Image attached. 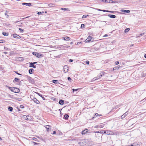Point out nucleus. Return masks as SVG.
<instances>
[{
	"instance_id": "nucleus-32",
	"label": "nucleus",
	"mask_w": 146,
	"mask_h": 146,
	"mask_svg": "<svg viewBox=\"0 0 146 146\" xmlns=\"http://www.w3.org/2000/svg\"><path fill=\"white\" fill-rule=\"evenodd\" d=\"M8 88L10 90H11V91L12 92L13 91V88H11L10 87H9Z\"/></svg>"
},
{
	"instance_id": "nucleus-9",
	"label": "nucleus",
	"mask_w": 146,
	"mask_h": 146,
	"mask_svg": "<svg viewBox=\"0 0 146 146\" xmlns=\"http://www.w3.org/2000/svg\"><path fill=\"white\" fill-rule=\"evenodd\" d=\"M31 3H22V5H26L27 6H30L31 5Z\"/></svg>"
},
{
	"instance_id": "nucleus-4",
	"label": "nucleus",
	"mask_w": 146,
	"mask_h": 146,
	"mask_svg": "<svg viewBox=\"0 0 146 146\" xmlns=\"http://www.w3.org/2000/svg\"><path fill=\"white\" fill-rule=\"evenodd\" d=\"M92 39V36H88V37L87 39L85 40V42L86 43H87L90 42L91 40Z\"/></svg>"
},
{
	"instance_id": "nucleus-13",
	"label": "nucleus",
	"mask_w": 146,
	"mask_h": 146,
	"mask_svg": "<svg viewBox=\"0 0 146 146\" xmlns=\"http://www.w3.org/2000/svg\"><path fill=\"white\" fill-rule=\"evenodd\" d=\"M70 46H62L60 47V48H66L70 47Z\"/></svg>"
},
{
	"instance_id": "nucleus-60",
	"label": "nucleus",
	"mask_w": 146,
	"mask_h": 146,
	"mask_svg": "<svg viewBox=\"0 0 146 146\" xmlns=\"http://www.w3.org/2000/svg\"><path fill=\"white\" fill-rule=\"evenodd\" d=\"M34 145H37V144H38V143H36L34 142Z\"/></svg>"
},
{
	"instance_id": "nucleus-58",
	"label": "nucleus",
	"mask_w": 146,
	"mask_h": 146,
	"mask_svg": "<svg viewBox=\"0 0 146 146\" xmlns=\"http://www.w3.org/2000/svg\"><path fill=\"white\" fill-rule=\"evenodd\" d=\"M56 133V132L55 131H54L53 133V134H55Z\"/></svg>"
},
{
	"instance_id": "nucleus-20",
	"label": "nucleus",
	"mask_w": 146,
	"mask_h": 146,
	"mask_svg": "<svg viewBox=\"0 0 146 146\" xmlns=\"http://www.w3.org/2000/svg\"><path fill=\"white\" fill-rule=\"evenodd\" d=\"M64 39L65 40H69L70 39V38L68 36H65L64 37Z\"/></svg>"
},
{
	"instance_id": "nucleus-55",
	"label": "nucleus",
	"mask_w": 146,
	"mask_h": 146,
	"mask_svg": "<svg viewBox=\"0 0 146 146\" xmlns=\"http://www.w3.org/2000/svg\"><path fill=\"white\" fill-rule=\"evenodd\" d=\"M36 139L35 138V137H34L33 138V139L35 141H36Z\"/></svg>"
},
{
	"instance_id": "nucleus-16",
	"label": "nucleus",
	"mask_w": 146,
	"mask_h": 146,
	"mask_svg": "<svg viewBox=\"0 0 146 146\" xmlns=\"http://www.w3.org/2000/svg\"><path fill=\"white\" fill-rule=\"evenodd\" d=\"M30 64V66L29 67H33L34 68H36V66H35L33 64H31V62L29 63Z\"/></svg>"
},
{
	"instance_id": "nucleus-25",
	"label": "nucleus",
	"mask_w": 146,
	"mask_h": 146,
	"mask_svg": "<svg viewBox=\"0 0 146 146\" xmlns=\"http://www.w3.org/2000/svg\"><path fill=\"white\" fill-rule=\"evenodd\" d=\"M96 9L97 10L99 11H102L103 12H108L107 10H101L100 9Z\"/></svg>"
},
{
	"instance_id": "nucleus-26",
	"label": "nucleus",
	"mask_w": 146,
	"mask_h": 146,
	"mask_svg": "<svg viewBox=\"0 0 146 146\" xmlns=\"http://www.w3.org/2000/svg\"><path fill=\"white\" fill-rule=\"evenodd\" d=\"M64 117L65 119H68V117H69V116L67 114H65L64 115Z\"/></svg>"
},
{
	"instance_id": "nucleus-10",
	"label": "nucleus",
	"mask_w": 146,
	"mask_h": 146,
	"mask_svg": "<svg viewBox=\"0 0 146 146\" xmlns=\"http://www.w3.org/2000/svg\"><path fill=\"white\" fill-rule=\"evenodd\" d=\"M33 54L34 55H35L38 58L40 57V56H41V55H40L39 53H37L36 52H33Z\"/></svg>"
},
{
	"instance_id": "nucleus-27",
	"label": "nucleus",
	"mask_w": 146,
	"mask_h": 146,
	"mask_svg": "<svg viewBox=\"0 0 146 146\" xmlns=\"http://www.w3.org/2000/svg\"><path fill=\"white\" fill-rule=\"evenodd\" d=\"M97 116H98V113H95V115H94V116L92 118V119H93L94 118H96Z\"/></svg>"
},
{
	"instance_id": "nucleus-49",
	"label": "nucleus",
	"mask_w": 146,
	"mask_h": 146,
	"mask_svg": "<svg viewBox=\"0 0 146 146\" xmlns=\"http://www.w3.org/2000/svg\"><path fill=\"white\" fill-rule=\"evenodd\" d=\"M37 63V62H31V64H36Z\"/></svg>"
},
{
	"instance_id": "nucleus-51",
	"label": "nucleus",
	"mask_w": 146,
	"mask_h": 146,
	"mask_svg": "<svg viewBox=\"0 0 146 146\" xmlns=\"http://www.w3.org/2000/svg\"><path fill=\"white\" fill-rule=\"evenodd\" d=\"M146 101V97L142 100V101Z\"/></svg>"
},
{
	"instance_id": "nucleus-5",
	"label": "nucleus",
	"mask_w": 146,
	"mask_h": 146,
	"mask_svg": "<svg viewBox=\"0 0 146 146\" xmlns=\"http://www.w3.org/2000/svg\"><path fill=\"white\" fill-rule=\"evenodd\" d=\"M64 72L65 73H66L68 70V67L67 65H65L63 68Z\"/></svg>"
},
{
	"instance_id": "nucleus-36",
	"label": "nucleus",
	"mask_w": 146,
	"mask_h": 146,
	"mask_svg": "<svg viewBox=\"0 0 146 146\" xmlns=\"http://www.w3.org/2000/svg\"><path fill=\"white\" fill-rule=\"evenodd\" d=\"M67 8H61V10H64V11L67 10Z\"/></svg>"
},
{
	"instance_id": "nucleus-38",
	"label": "nucleus",
	"mask_w": 146,
	"mask_h": 146,
	"mask_svg": "<svg viewBox=\"0 0 146 146\" xmlns=\"http://www.w3.org/2000/svg\"><path fill=\"white\" fill-rule=\"evenodd\" d=\"M68 80L70 81L71 82L72 80V79L70 77H68Z\"/></svg>"
},
{
	"instance_id": "nucleus-12",
	"label": "nucleus",
	"mask_w": 146,
	"mask_h": 146,
	"mask_svg": "<svg viewBox=\"0 0 146 146\" xmlns=\"http://www.w3.org/2000/svg\"><path fill=\"white\" fill-rule=\"evenodd\" d=\"M50 126L48 125H46L45 126V127L48 131L50 130Z\"/></svg>"
},
{
	"instance_id": "nucleus-8",
	"label": "nucleus",
	"mask_w": 146,
	"mask_h": 146,
	"mask_svg": "<svg viewBox=\"0 0 146 146\" xmlns=\"http://www.w3.org/2000/svg\"><path fill=\"white\" fill-rule=\"evenodd\" d=\"M13 37L15 38H18V39H20L21 38V36L17 35V34H13Z\"/></svg>"
},
{
	"instance_id": "nucleus-45",
	"label": "nucleus",
	"mask_w": 146,
	"mask_h": 146,
	"mask_svg": "<svg viewBox=\"0 0 146 146\" xmlns=\"http://www.w3.org/2000/svg\"><path fill=\"white\" fill-rule=\"evenodd\" d=\"M7 11H6L5 13V15H6V16L7 15L8 16V15H7Z\"/></svg>"
},
{
	"instance_id": "nucleus-62",
	"label": "nucleus",
	"mask_w": 146,
	"mask_h": 146,
	"mask_svg": "<svg viewBox=\"0 0 146 146\" xmlns=\"http://www.w3.org/2000/svg\"><path fill=\"white\" fill-rule=\"evenodd\" d=\"M102 115H99V114H98V116H101Z\"/></svg>"
},
{
	"instance_id": "nucleus-29",
	"label": "nucleus",
	"mask_w": 146,
	"mask_h": 146,
	"mask_svg": "<svg viewBox=\"0 0 146 146\" xmlns=\"http://www.w3.org/2000/svg\"><path fill=\"white\" fill-rule=\"evenodd\" d=\"M129 30H130V29L129 28H127L125 30V33H127L129 31Z\"/></svg>"
},
{
	"instance_id": "nucleus-56",
	"label": "nucleus",
	"mask_w": 146,
	"mask_h": 146,
	"mask_svg": "<svg viewBox=\"0 0 146 146\" xmlns=\"http://www.w3.org/2000/svg\"><path fill=\"white\" fill-rule=\"evenodd\" d=\"M3 53L5 54H7L8 53V52H3Z\"/></svg>"
},
{
	"instance_id": "nucleus-52",
	"label": "nucleus",
	"mask_w": 146,
	"mask_h": 146,
	"mask_svg": "<svg viewBox=\"0 0 146 146\" xmlns=\"http://www.w3.org/2000/svg\"><path fill=\"white\" fill-rule=\"evenodd\" d=\"M98 126H99V125H96V126H95V128H99V127H98Z\"/></svg>"
},
{
	"instance_id": "nucleus-43",
	"label": "nucleus",
	"mask_w": 146,
	"mask_h": 146,
	"mask_svg": "<svg viewBox=\"0 0 146 146\" xmlns=\"http://www.w3.org/2000/svg\"><path fill=\"white\" fill-rule=\"evenodd\" d=\"M19 60H22L23 59V58L21 57H19Z\"/></svg>"
},
{
	"instance_id": "nucleus-31",
	"label": "nucleus",
	"mask_w": 146,
	"mask_h": 146,
	"mask_svg": "<svg viewBox=\"0 0 146 146\" xmlns=\"http://www.w3.org/2000/svg\"><path fill=\"white\" fill-rule=\"evenodd\" d=\"M88 15H83L82 18L84 19L86 18Z\"/></svg>"
},
{
	"instance_id": "nucleus-53",
	"label": "nucleus",
	"mask_w": 146,
	"mask_h": 146,
	"mask_svg": "<svg viewBox=\"0 0 146 146\" xmlns=\"http://www.w3.org/2000/svg\"><path fill=\"white\" fill-rule=\"evenodd\" d=\"M3 40H0V43H3V42L2 41Z\"/></svg>"
},
{
	"instance_id": "nucleus-59",
	"label": "nucleus",
	"mask_w": 146,
	"mask_h": 146,
	"mask_svg": "<svg viewBox=\"0 0 146 146\" xmlns=\"http://www.w3.org/2000/svg\"><path fill=\"white\" fill-rule=\"evenodd\" d=\"M108 36V35H107V34H106L105 35H104V37H107V36Z\"/></svg>"
},
{
	"instance_id": "nucleus-7",
	"label": "nucleus",
	"mask_w": 146,
	"mask_h": 146,
	"mask_svg": "<svg viewBox=\"0 0 146 146\" xmlns=\"http://www.w3.org/2000/svg\"><path fill=\"white\" fill-rule=\"evenodd\" d=\"M20 91V90L18 88H13L12 92L15 93H18Z\"/></svg>"
},
{
	"instance_id": "nucleus-34",
	"label": "nucleus",
	"mask_w": 146,
	"mask_h": 146,
	"mask_svg": "<svg viewBox=\"0 0 146 146\" xmlns=\"http://www.w3.org/2000/svg\"><path fill=\"white\" fill-rule=\"evenodd\" d=\"M14 80L16 82H17L19 80V79L17 78H15Z\"/></svg>"
},
{
	"instance_id": "nucleus-15",
	"label": "nucleus",
	"mask_w": 146,
	"mask_h": 146,
	"mask_svg": "<svg viewBox=\"0 0 146 146\" xmlns=\"http://www.w3.org/2000/svg\"><path fill=\"white\" fill-rule=\"evenodd\" d=\"M121 11L125 13H129L130 12V11L129 10H125L123 9L121 10Z\"/></svg>"
},
{
	"instance_id": "nucleus-63",
	"label": "nucleus",
	"mask_w": 146,
	"mask_h": 146,
	"mask_svg": "<svg viewBox=\"0 0 146 146\" xmlns=\"http://www.w3.org/2000/svg\"><path fill=\"white\" fill-rule=\"evenodd\" d=\"M73 44V42H71L70 43V44Z\"/></svg>"
},
{
	"instance_id": "nucleus-46",
	"label": "nucleus",
	"mask_w": 146,
	"mask_h": 146,
	"mask_svg": "<svg viewBox=\"0 0 146 146\" xmlns=\"http://www.w3.org/2000/svg\"><path fill=\"white\" fill-rule=\"evenodd\" d=\"M37 14L38 15H40L41 14H42V12H38L37 13Z\"/></svg>"
},
{
	"instance_id": "nucleus-64",
	"label": "nucleus",
	"mask_w": 146,
	"mask_h": 146,
	"mask_svg": "<svg viewBox=\"0 0 146 146\" xmlns=\"http://www.w3.org/2000/svg\"><path fill=\"white\" fill-rule=\"evenodd\" d=\"M4 49H8V48L7 47H6V48H4Z\"/></svg>"
},
{
	"instance_id": "nucleus-17",
	"label": "nucleus",
	"mask_w": 146,
	"mask_h": 146,
	"mask_svg": "<svg viewBox=\"0 0 146 146\" xmlns=\"http://www.w3.org/2000/svg\"><path fill=\"white\" fill-rule=\"evenodd\" d=\"M88 130L87 129L84 130L82 132V134H84L86 133H88Z\"/></svg>"
},
{
	"instance_id": "nucleus-35",
	"label": "nucleus",
	"mask_w": 146,
	"mask_h": 146,
	"mask_svg": "<svg viewBox=\"0 0 146 146\" xmlns=\"http://www.w3.org/2000/svg\"><path fill=\"white\" fill-rule=\"evenodd\" d=\"M104 125H99L98 127L99 128H102L104 126Z\"/></svg>"
},
{
	"instance_id": "nucleus-57",
	"label": "nucleus",
	"mask_w": 146,
	"mask_h": 146,
	"mask_svg": "<svg viewBox=\"0 0 146 146\" xmlns=\"http://www.w3.org/2000/svg\"><path fill=\"white\" fill-rule=\"evenodd\" d=\"M17 73V74H18V75H21V74H19V73H18V72H17V73Z\"/></svg>"
},
{
	"instance_id": "nucleus-42",
	"label": "nucleus",
	"mask_w": 146,
	"mask_h": 146,
	"mask_svg": "<svg viewBox=\"0 0 146 146\" xmlns=\"http://www.w3.org/2000/svg\"><path fill=\"white\" fill-rule=\"evenodd\" d=\"M115 64L116 65H118L119 64V62L118 61H116L115 62Z\"/></svg>"
},
{
	"instance_id": "nucleus-21",
	"label": "nucleus",
	"mask_w": 146,
	"mask_h": 146,
	"mask_svg": "<svg viewBox=\"0 0 146 146\" xmlns=\"http://www.w3.org/2000/svg\"><path fill=\"white\" fill-rule=\"evenodd\" d=\"M52 82L53 83L56 84H58L59 83L58 81L56 80H53L52 81Z\"/></svg>"
},
{
	"instance_id": "nucleus-39",
	"label": "nucleus",
	"mask_w": 146,
	"mask_h": 146,
	"mask_svg": "<svg viewBox=\"0 0 146 146\" xmlns=\"http://www.w3.org/2000/svg\"><path fill=\"white\" fill-rule=\"evenodd\" d=\"M19 29L21 31V33H23V32L24 30L21 29V28H19Z\"/></svg>"
},
{
	"instance_id": "nucleus-14",
	"label": "nucleus",
	"mask_w": 146,
	"mask_h": 146,
	"mask_svg": "<svg viewBox=\"0 0 146 146\" xmlns=\"http://www.w3.org/2000/svg\"><path fill=\"white\" fill-rule=\"evenodd\" d=\"M128 114V113L127 112H126L124 114L122 115L121 117V119H123Z\"/></svg>"
},
{
	"instance_id": "nucleus-1",
	"label": "nucleus",
	"mask_w": 146,
	"mask_h": 146,
	"mask_svg": "<svg viewBox=\"0 0 146 146\" xmlns=\"http://www.w3.org/2000/svg\"><path fill=\"white\" fill-rule=\"evenodd\" d=\"M104 72H102L100 74V75L99 76H98L94 78L93 79V80L94 81L96 80H98L101 78L102 77V75H104Z\"/></svg>"
},
{
	"instance_id": "nucleus-18",
	"label": "nucleus",
	"mask_w": 146,
	"mask_h": 146,
	"mask_svg": "<svg viewBox=\"0 0 146 146\" xmlns=\"http://www.w3.org/2000/svg\"><path fill=\"white\" fill-rule=\"evenodd\" d=\"M59 103L60 105H63L64 103V101L62 100H59Z\"/></svg>"
},
{
	"instance_id": "nucleus-37",
	"label": "nucleus",
	"mask_w": 146,
	"mask_h": 146,
	"mask_svg": "<svg viewBox=\"0 0 146 146\" xmlns=\"http://www.w3.org/2000/svg\"><path fill=\"white\" fill-rule=\"evenodd\" d=\"M84 26H85V25L84 24H81V27L82 28H84Z\"/></svg>"
},
{
	"instance_id": "nucleus-11",
	"label": "nucleus",
	"mask_w": 146,
	"mask_h": 146,
	"mask_svg": "<svg viewBox=\"0 0 146 146\" xmlns=\"http://www.w3.org/2000/svg\"><path fill=\"white\" fill-rule=\"evenodd\" d=\"M113 2H115V1H113L111 0H106L105 1V3H113Z\"/></svg>"
},
{
	"instance_id": "nucleus-47",
	"label": "nucleus",
	"mask_w": 146,
	"mask_h": 146,
	"mask_svg": "<svg viewBox=\"0 0 146 146\" xmlns=\"http://www.w3.org/2000/svg\"><path fill=\"white\" fill-rule=\"evenodd\" d=\"M20 108H24V106H23V105H21L20 106Z\"/></svg>"
},
{
	"instance_id": "nucleus-19",
	"label": "nucleus",
	"mask_w": 146,
	"mask_h": 146,
	"mask_svg": "<svg viewBox=\"0 0 146 146\" xmlns=\"http://www.w3.org/2000/svg\"><path fill=\"white\" fill-rule=\"evenodd\" d=\"M108 16L110 18H115L116 17V16L114 15H109Z\"/></svg>"
},
{
	"instance_id": "nucleus-24",
	"label": "nucleus",
	"mask_w": 146,
	"mask_h": 146,
	"mask_svg": "<svg viewBox=\"0 0 146 146\" xmlns=\"http://www.w3.org/2000/svg\"><path fill=\"white\" fill-rule=\"evenodd\" d=\"M34 70L33 69H30L29 70V72L30 74H32Z\"/></svg>"
},
{
	"instance_id": "nucleus-41",
	"label": "nucleus",
	"mask_w": 146,
	"mask_h": 146,
	"mask_svg": "<svg viewBox=\"0 0 146 146\" xmlns=\"http://www.w3.org/2000/svg\"><path fill=\"white\" fill-rule=\"evenodd\" d=\"M85 63L87 64H88L89 63V61L87 60L86 61Z\"/></svg>"
},
{
	"instance_id": "nucleus-30",
	"label": "nucleus",
	"mask_w": 146,
	"mask_h": 146,
	"mask_svg": "<svg viewBox=\"0 0 146 146\" xmlns=\"http://www.w3.org/2000/svg\"><path fill=\"white\" fill-rule=\"evenodd\" d=\"M3 34L4 36H8V34L7 33L3 32Z\"/></svg>"
},
{
	"instance_id": "nucleus-2",
	"label": "nucleus",
	"mask_w": 146,
	"mask_h": 146,
	"mask_svg": "<svg viewBox=\"0 0 146 146\" xmlns=\"http://www.w3.org/2000/svg\"><path fill=\"white\" fill-rule=\"evenodd\" d=\"M85 140H82L78 142V144L80 146H85L86 145Z\"/></svg>"
},
{
	"instance_id": "nucleus-54",
	"label": "nucleus",
	"mask_w": 146,
	"mask_h": 146,
	"mask_svg": "<svg viewBox=\"0 0 146 146\" xmlns=\"http://www.w3.org/2000/svg\"><path fill=\"white\" fill-rule=\"evenodd\" d=\"M104 131H101V133H104Z\"/></svg>"
},
{
	"instance_id": "nucleus-22",
	"label": "nucleus",
	"mask_w": 146,
	"mask_h": 146,
	"mask_svg": "<svg viewBox=\"0 0 146 146\" xmlns=\"http://www.w3.org/2000/svg\"><path fill=\"white\" fill-rule=\"evenodd\" d=\"M120 67L119 65H118L116 66L113 69V70H118Z\"/></svg>"
},
{
	"instance_id": "nucleus-48",
	"label": "nucleus",
	"mask_w": 146,
	"mask_h": 146,
	"mask_svg": "<svg viewBox=\"0 0 146 146\" xmlns=\"http://www.w3.org/2000/svg\"><path fill=\"white\" fill-rule=\"evenodd\" d=\"M107 11H109V12H110V13H113V11H108V10H107Z\"/></svg>"
},
{
	"instance_id": "nucleus-6",
	"label": "nucleus",
	"mask_w": 146,
	"mask_h": 146,
	"mask_svg": "<svg viewBox=\"0 0 146 146\" xmlns=\"http://www.w3.org/2000/svg\"><path fill=\"white\" fill-rule=\"evenodd\" d=\"M33 98H31V99L33 100L35 103L37 104H39L40 103L39 101L36 98H34L33 96Z\"/></svg>"
},
{
	"instance_id": "nucleus-40",
	"label": "nucleus",
	"mask_w": 146,
	"mask_h": 146,
	"mask_svg": "<svg viewBox=\"0 0 146 146\" xmlns=\"http://www.w3.org/2000/svg\"><path fill=\"white\" fill-rule=\"evenodd\" d=\"M78 90V89H72L73 92H74V91H77Z\"/></svg>"
},
{
	"instance_id": "nucleus-33",
	"label": "nucleus",
	"mask_w": 146,
	"mask_h": 146,
	"mask_svg": "<svg viewBox=\"0 0 146 146\" xmlns=\"http://www.w3.org/2000/svg\"><path fill=\"white\" fill-rule=\"evenodd\" d=\"M8 88L10 90H11V91L12 92L13 91V88H11L10 87H9Z\"/></svg>"
},
{
	"instance_id": "nucleus-61",
	"label": "nucleus",
	"mask_w": 146,
	"mask_h": 146,
	"mask_svg": "<svg viewBox=\"0 0 146 146\" xmlns=\"http://www.w3.org/2000/svg\"><path fill=\"white\" fill-rule=\"evenodd\" d=\"M144 57L145 58H146V54H145Z\"/></svg>"
},
{
	"instance_id": "nucleus-44",
	"label": "nucleus",
	"mask_w": 146,
	"mask_h": 146,
	"mask_svg": "<svg viewBox=\"0 0 146 146\" xmlns=\"http://www.w3.org/2000/svg\"><path fill=\"white\" fill-rule=\"evenodd\" d=\"M145 34V33H141V34H139V35L142 36L143 35H144Z\"/></svg>"
},
{
	"instance_id": "nucleus-3",
	"label": "nucleus",
	"mask_w": 146,
	"mask_h": 146,
	"mask_svg": "<svg viewBox=\"0 0 146 146\" xmlns=\"http://www.w3.org/2000/svg\"><path fill=\"white\" fill-rule=\"evenodd\" d=\"M104 133L108 135H113V132L110 130H108L104 131Z\"/></svg>"
},
{
	"instance_id": "nucleus-23",
	"label": "nucleus",
	"mask_w": 146,
	"mask_h": 146,
	"mask_svg": "<svg viewBox=\"0 0 146 146\" xmlns=\"http://www.w3.org/2000/svg\"><path fill=\"white\" fill-rule=\"evenodd\" d=\"M8 110L10 111H12L13 110V108L9 106L8 108Z\"/></svg>"
},
{
	"instance_id": "nucleus-50",
	"label": "nucleus",
	"mask_w": 146,
	"mask_h": 146,
	"mask_svg": "<svg viewBox=\"0 0 146 146\" xmlns=\"http://www.w3.org/2000/svg\"><path fill=\"white\" fill-rule=\"evenodd\" d=\"M72 61H73V60H72V59H70V60H69V62H72Z\"/></svg>"
},
{
	"instance_id": "nucleus-28",
	"label": "nucleus",
	"mask_w": 146,
	"mask_h": 146,
	"mask_svg": "<svg viewBox=\"0 0 146 146\" xmlns=\"http://www.w3.org/2000/svg\"><path fill=\"white\" fill-rule=\"evenodd\" d=\"M138 145V144L136 145L135 143H133L132 145H127V146H139Z\"/></svg>"
}]
</instances>
